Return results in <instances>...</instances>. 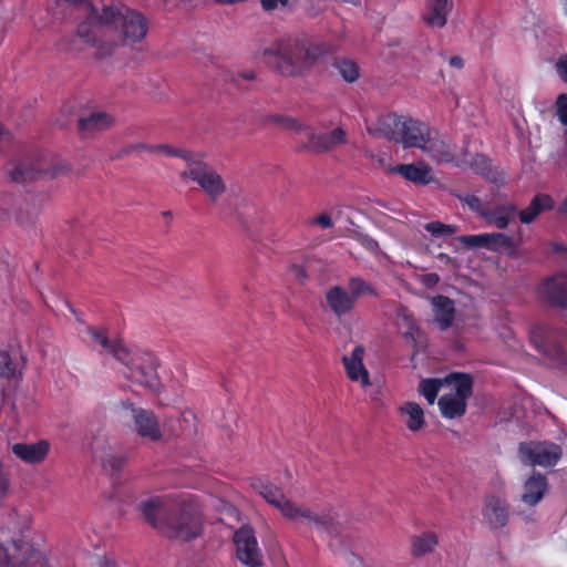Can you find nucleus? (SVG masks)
<instances>
[{"mask_svg": "<svg viewBox=\"0 0 567 567\" xmlns=\"http://www.w3.org/2000/svg\"><path fill=\"white\" fill-rule=\"evenodd\" d=\"M364 348L357 346L350 357H343L347 374L352 381H360L363 386L370 384L369 373L363 365Z\"/></svg>", "mask_w": 567, "mask_h": 567, "instance_id": "20", "label": "nucleus"}, {"mask_svg": "<svg viewBox=\"0 0 567 567\" xmlns=\"http://www.w3.org/2000/svg\"><path fill=\"white\" fill-rule=\"evenodd\" d=\"M215 1L219 4L230 6V4L245 2L246 0H215Z\"/></svg>", "mask_w": 567, "mask_h": 567, "instance_id": "62", "label": "nucleus"}, {"mask_svg": "<svg viewBox=\"0 0 567 567\" xmlns=\"http://www.w3.org/2000/svg\"><path fill=\"white\" fill-rule=\"evenodd\" d=\"M10 140V134L8 131L4 130V127L2 126V124L0 123V145L3 143V142H7Z\"/></svg>", "mask_w": 567, "mask_h": 567, "instance_id": "61", "label": "nucleus"}, {"mask_svg": "<svg viewBox=\"0 0 567 567\" xmlns=\"http://www.w3.org/2000/svg\"><path fill=\"white\" fill-rule=\"evenodd\" d=\"M483 517L492 529L503 528L509 518L508 504L499 496L491 495L485 498Z\"/></svg>", "mask_w": 567, "mask_h": 567, "instance_id": "15", "label": "nucleus"}, {"mask_svg": "<svg viewBox=\"0 0 567 567\" xmlns=\"http://www.w3.org/2000/svg\"><path fill=\"white\" fill-rule=\"evenodd\" d=\"M131 363L132 365L125 372L126 378L151 391H157L159 386L156 372L158 363L152 358L148 360H131Z\"/></svg>", "mask_w": 567, "mask_h": 567, "instance_id": "13", "label": "nucleus"}, {"mask_svg": "<svg viewBox=\"0 0 567 567\" xmlns=\"http://www.w3.org/2000/svg\"><path fill=\"white\" fill-rule=\"evenodd\" d=\"M0 567H11L9 545L6 547L0 546Z\"/></svg>", "mask_w": 567, "mask_h": 567, "instance_id": "56", "label": "nucleus"}, {"mask_svg": "<svg viewBox=\"0 0 567 567\" xmlns=\"http://www.w3.org/2000/svg\"><path fill=\"white\" fill-rule=\"evenodd\" d=\"M18 223L24 228H31L35 225L38 216L35 213L20 212L17 217Z\"/></svg>", "mask_w": 567, "mask_h": 567, "instance_id": "50", "label": "nucleus"}, {"mask_svg": "<svg viewBox=\"0 0 567 567\" xmlns=\"http://www.w3.org/2000/svg\"><path fill=\"white\" fill-rule=\"evenodd\" d=\"M439 281L440 277L435 272L425 274L421 277V282L427 288L434 287Z\"/></svg>", "mask_w": 567, "mask_h": 567, "instance_id": "55", "label": "nucleus"}, {"mask_svg": "<svg viewBox=\"0 0 567 567\" xmlns=\"http://www.w3.org/2000/svg\"><path fill=\"white\" fill-rule=\"evenodd\" d=\"M150 147H152V146L147 145L145 143H135V144H131V145L126 146L123 150V153L127 155V154H131L136 151H148L150 152Z\"/></svg>", "mask_w": 567, "mask_h": 567, "instance_id": "57", "label": "nucleus"}, {"mask_svg": "<svg viewBox=\"0 0 567 567\" xmlns=\"http://www.w3.org/2000/svg\"><path fill=\"white\" fill-rule=\"evenodd\" d=\"M547 489L546 476L538 472H533L524 484V491L520 496L522 502L528 506H535L543 499Z\"/></svg>", "mask_w": 567, "mask_h": 567, "instance_id": "21", "label": "nucleus"}, {"mask_svg": "<svg viewBox=\"0 0 567 567\" xmlns=\"http://www.w3.org/2000/svg\"><path fill=\"white\" fill-rule=\"evenodd\" d=\"M402 125L404 126L400 133L399 143H402L404 148L417 147L423 148L429 135L431 134L430 127L419 121L412 118L403 120Z\"/></svg>", "mask_w": 567, "mask_h": 567, "instance_id": "16", "label": "nucleus"}, {"mask_svg": "<svg viewBox=\"0 0 567 567\" xmlns=\"http://www.w3.org/2000/svg\"><path fill=\"white\" fill-rule=\"evenodd\" d=\"M140 509L146 522L168 539L186 543L203 533L202 512L192 501L152 497L141 502Z\"/></svg>", "mask_w": 567, "mask_h": 567, "instance_id": "2", "label": "nucleus"}, {"mask_svg": "<svg viewBox=\"0 0 567 567\" xmlns=\"http://www.w3.org/2000/svg\"><path fill=\"white\" fill-rule=\"evenodd\" d=\"M101 462L105 470L116 472L125 464L126 457L120 454H106L101 458Z\"/></svg>", "mask_w": 567, "mask_h": 567, "instance_id": "42", "label": "nucleus"}, {"mask_svg": "<svg viewBox=\"0 0 567 567\" xmlns=\"http://www.w3.org/2000/svg\"><path fill=\"white\" fill-rule=\"evenodd\" d=\"M68 171L65 165H52L49 158L39 155H29L20 159L9 171L13 182L27 183L40 179H52Z\"/></svg>", "mask_w": 567, "mask_h": 567, "instance_id": "5", "label": "nucleus"}, {"mask_svg": "<svg viewBox=\"0 0 567 567\" xmlns=\"http://www.w3.org/2000/svg\"><path fill=\"white\" fill-rule=\"evenodd\" d=\"M89 19L114 37L113 40L96 39L89 23L79 25L75 40L94 48V56L100 60L112 56L121 44L134 45L142 42L148 31L146 18L124 4L103 6L101 9L90 6Z\"/></svg>", "mask_w": 567, "mask_h": 567, "instance_id": "1", "label": "nucleus"}, {"mask_svg": "<svg viewBox=\"0 0 567 567\" xmlns=\"http://www.w3.org/2000/svg\"><path fill=\"white\" fill-rule=\"evenodd\" d=\"M530 340L535 344V347L542 352L543 354L549 357L550 359L555 360L558 363L564 362L565 360V353L563 349L557 346H548L543 340V331L542 328L536 327L530 332Z\"/></svg>", "mask_w": 567, "mask_h": 567, "instance_id": "31", "label": "nucleus"}, {"mask_svg": "<svg viewBox=\"0 0 567 567\" xmlns=\"http://www.w3.org/2000/svg\"><path fill=\"white\" fill-rule=\"evenodd\" d=\"M551 247H553V251H555V252L565 250V247L561 244H558V243H554L551 245Z\"/></svg>", "mask_w": 567, "mask_h": 567, "instance_id": "64", "label": "nucleus"}, {"mask_svg": "<svg viewBox=\"0 0 567 567\" xmlns=\"http://www.w3.org/2000/svg\"><path fill=\"white\" fill-rule=\"evenodd\" d=\"M237 76L243 80H246V81H252V80H255L256 74L254 71L249 70V71H244V72L238 73Z\"/></svg>", "mask_w": 567, "mask_h": 567, "instance_id": "60", "label": "nucleus"}, {"mask_svg": "<svg viewBox=\"0 0 567 567\" xmlns=\"http://www.w3.org/2000/svg\"><path fill=\"white\" fill-rule=\"evenodd\" d=\"M121 404L123 409L131 411L134 430L138 436L152 442H159L163 440L159 421L152 410L136 408L128 400L122 401Z\"/></svg>", "mask_w": 567, "mask_h": 567, "instance_id": "9", "label": "nucleus"}, {"mask_svg": "<svg viewBox=\"0 0 567 567\" xmlns=\"http://www.w3.org/2000/svg\"><path fill=\"white\" fill-rule=\"evenodd\" d=\"M50 445L47 441H39L37 443H16L12 445V453L21 461L30 464L42 462L48 453Z\"/></svg>", "mask_w": 567, "mask_h": 567, "instance_id": "22", "label": "nucleus"}, {"mask_svg": "<svg viewBox=\"0 0 567 567\" xmlns=\"http://www.w3.org/2000/svg\"><path fill=\"white\" fill-rule=\"evenodd\" d=\"M555 68L560 79L564 82H567V54H563L559 56Z\"/></svg>", "mask_w": 567, "mask_h": 567, "instance_id": "52", "label": "nucleus"}, {"mask_svg": "<svg viewBox=\"0 0 567 567\" xmlns=\"http://www.w3.org/2000/svg\"><path fill=\"white\" fill-rule=\"evenodd\" d=\"M556 115L563 125H567V94L561 93L555 103Z\"/></svg>", "mask_w": 567, "mask_h": 567, "instance_id": "46", "label": "nucleus"}, {"mask_svg": "<svg viewBox=\"0 0 567 567\" xmlns=\"http://www.w3.org/2000/svg\"><path fill=\"white\" fill-rule=\"evenodd\" d=\"M11 567H45L44 556L30 543L13 540L9 544Z\"/></svg>", "mask_w": 567, "mask_h": 567, "instance_id": "12", "label": "nucleus"}, {"mask_svg": "<svg viewBox=\"0 0 567 567\" xmlns=\"http://www.w3.org/2000/svg\"><path fill=\"white\" fill-rule=\"evenodd\" d=\"M522 463L528 466H553L561 457V447L551 442H522L518 445Z\"/></svg>", "mask_w": 567, "mask_h": 567, "instance_id": "7", "label": "nucleus"}, {"mask_svg": "<svg viewBox=\"0 0 567 567\" xmlns=\"http://www.w3.org/2000/svg\"><path fill=\"white\" fill-rule=\"evenodd\" d=\"M401 413L408 415L405 424L410 431H417L423 426L424 413L417 403L408 402L401 408Z\"/></svg>", "mask_w": 567, "mask_h": 567, "instance_id": "34", "label": "nucleus"}, {"mask_svg": "<svg viewBox=\"0 0 567 567\" xmlns=\"http://www.w3.org/2000/svg\"><path fill=\"white\" fill-rule=\"evenodd\" d=\"M290 0H260V6L264 11L269 12L278 8H286L289 6Z\"/></svg>", "mask_w": 567, "mask_h": 567, "instance_id": "51", "label": "nucleus"}, {"mask_svg": "<svg viewBox=\"0 0 567 567\" xmlns=\"http://www.w3.org/2000/svg\"><path fill=\"white\" fill-rule=\"evenodd\" d=\"M422 151L441 163H452L455 158L453 146L437 134L435 136L429 135V141L425 142Z\"/></svg>", "mask_w": 567, "mask_h": 567, "instance_id": "26", "label": "nucleus"}, {"mask_svg": "<svg viewBox=\"0 0 567 567\" xmlns=\"http://www.w3.org/2000/svg\"><path fill=\"white\" fill-rule=\"evenodd\" d=\"M396 326L399 329L405 331L408 329H412V327L417 326L412 315L408 310L406 307H399L396 310Z\"/></svg>", "mask_w": 567, "mask_h": 567, "instance_id": "41", "label": "nucleus"}, {"mask_svg": "<svg viewBox=\"0 0 567 567\" xmlns=\"http://www.w3.org/2000/svg\"><path fill=\"white\" fill-rule=\"evenodd\" d=\"M421 330L419 326L412 327V329H408L403 331V337L406 341L411 342L413 347H416L417 336L420 334Z\"/></svg>", "mask_w": 567, "mask_h": 567, "instance_id": "54", "label": "nucleus"}, {"mask_svg": "<svg viewBox=\"0 0 567 567\" xmlns=\"http://www.w3.org/2000/svg\"><path fill=\"white\" fill-rule=\"evenodd\" d=\"M237 559L247 567H261L264 556L259 548L255 532L250 526H241L234 534Z\"/></svg>", "mask_w": 567, "mask_h": 567, "instance_id": "8", "label": "nucleus"}, {"mask_svg": "<svg viewBox=\"0 0 567 567\" xmlns=\"http://www.w3.org/2000/svg\"><path fill=\"white\" fill-rule=\"evenodd\" d=\"M487 248L491 250H499L502 248L513 251L516 249L514 239L502 233L487 234Z\"/></svg>", "mask_w": 567, "mask_h": 567, "instance_id": "37", "label": "nucleus"}, {"mask_svg": "<svg viewBox=\"0 0 567 567\" xmlns=\"http://www.w3.org/2000/svg\"><path fill=\"white\" fill-rule=\"evenodd\" d=\"M517 215V208L514 204L507 203L496 206L494 209H487L482 213V218L488 224L505 229Z\"/></svg>", "mask_w": 567, "mask_h": 567, "instance_id": "25", "label": "nucleus"}, {"mask_svg": "<svg viewBox=\"0 0 567 567\" xmlns=\"http://www.w3.org/2000/svg\"><path fill=\"white\" fill-rule=\"evenodd\" d=\"M390 172L400 174L406 181L420 185H426L433 179L432 169L424 163L398 165Z\"/></svg>", "mask_w": 567, "mask_h": 567, "instance_id": "23", "label": "nucleus"}, {"mask_svg": "<svg viewBox=\"0 0 567 567\" xmlns=\"http://www.w3.org/2000/svg\"><path fill=\"white\" fill-rule=\"evenodd\" d=\"M453 10V0H426L422 19L431 28H444Z\"/></svg>", "mask_w": 567, "mask_h": 567, "instance_id": "18", "label": "nucleus"}, {"mask_svg": "<svg viewBox=\"0 0 567 567\" xmlns=\"http://www.w3.org/2000/svg\"><path fill=\"white\" fill-rule=\"evenodd\" d=\"M403 118L395 114H386L380 116L377 122L367 126V131L374 137H384L389 141L399 143L400 131L404 127L402 125Z\"/></svg>", "mask_w": 567, "mask_h": 567, "instance_id": "17", "label": "nucleus"}, {"mask_svg": "<svg viewBox=\"0 0 567 567\" xmlns=\"http://www.w3.org/2000/svg\"><path fill=\"white\" fill-rule=\"evenodd\" d=\"M327 44H316L305 37L281 40L262 51V60L275 66L282 75L303 76L310 72L318 59L330 52Z\"/></svg>", "mask_w": 567, "mask_h": 567, "instance_id": "3", "label": "nucleus"}, {"mask_svg": "<svg viewBox=\"0 0 567 567\" xmlns=\"http://www.w3.org/2000/svg\"><path fill=\"white\" fill-rule=\"evenodd\" d=\"M466 401V399L449 393L439 399V406L443 416L454 419L462 416L465 413L467 405Z\"/></svg>", "mask_w": 567, "mask_h": 567, "instance_id": "30", "label": "nucleus"}, {"mask_svg": "<svg viewBox=\"0 0 567 567\" xmlns=\"http://www.w3.org/2000/svg\"><path fill=\"white\" fill-rule=\"evenodd\" d=\"M111 353L114 355L116 360L125 364L128 369L132 365L131 360H135L131 357L128 350L124 347L122 342H114L110 349Z\"/></svg>", "mask_w": 567, "mask_h": 567, "instance_id": "43", "label": "nucleus"}, {"mask_svg": "<svg viewBox=\"0 0 567 567\" xmlns=\"http://www.w3.org/2000/svg\"><path fill=\"white\" fill-rule=\"evenodd\" d=\"M450 65L456 69H462L464 65L463 59L458 55L452 56L450 59Z\"/></svg>", "mask_w": 567, "mask_h": 567, "instance_id": "59", "label": "nucleus"}, {"mask_svg": "<svg viewBox=\"0 0 567 567\" xmlns=\"http://www.w3.org/2000/svg\"><path fill=\"white\" fill-rule=\"evenodd\" d=\"M436 545L437 537L432 533L413 536L411 538V555L415 558L425 556L432 553Z\"/></svg>", "mask_w": 567, "mask_h": 567, "instance_id": "32", "label": "nucleus"}, {"mask_svg": "<svg viewBox=\"0 0 567 567\" xmlns=\"http://www.w3.org/2000/svg\"><path fill=\"white\" fill-rule=\"evenodd\" d=\"M457 240L468 249L487 248V234L461 236Z\"/></svg>", "mask_w": 567, "mask_h": 567, "instance_id": "40", "label": "nucleus"}, {"mask_svg": "<svg viewBox=\"0 0 567 567\" xmlns=\"http://www.w3.org/2000/svg\"><path fill=\"white\" fill-rule=\"evenodd\" d=\"M444 384L451 386V394L468 399L472 395L473 378L466 373H451L444 379Z\"/></svg>", "mask_w": 567, "mask_h": 567, "instance_id": "29", "label": "nucleus"}, {"mask_svg": "<svg viewBox=\"0 0 567 567\" xmlns=\"http://www.w3.org/2000/svg\"><path fill=\"white\" fill-rule=\"evenodd\" d=\"M455 196L465 205L470 207L471 210L477 213L482 217V213H486V208L483 207L481 199L475 195L468 194H455Z\"/></svg>", "mask_w": 567, "mask_h": 567, "instance_id": "44", "label": "nucleus"}, {"mask_svg": "<svg viewBox=\"0 0 567 567\" xmlns=\"http://www.w3.org/2000/svg\"><path fill=\"white\" fill-rule=\"evenodd\" d=\"M151 153H164L169 156H176L183 158L187 165L189 162L194 158L195 154L186 151V150H178L167 144H159L155 145L153 147H150Z\"/></svg>", "mask_w": 567, "mask_h": 567, "instance_id": "38", "label": "nucleus"}, {"mask_svg": "<svg viewBox=\"0 0 567 567\" xmlns=\"http://www.w3.org/2000/svg\"><path fill=\"white\" fill-rule=\"evenodd\" d=\"M113 118L105 112H94L86 117L79 118V131L82 134L95 133L106 130L113 125Z\"/></svg>", "mask_w": 567, "mask_h": 567, "instance_id": "28", "label": "nucleus"}, {"mask_svg": "<svg viewBox=\"0 0 567 567\" xmlns=\"http://www.w3.org/2000/svg\"><path fill=\"white\" fill-rule=\"evenodd\" d=\"M435 321L440 326L441 330L450 328L454 321L455 307L453 300L449 297L439 295L431 300Z\"/></svg>", "mask_w": 567, "mask_h": 567, "instance_id": "24", "label": "nucleus"}, {"mask_svg": "<svg viewBox=\"0 0 567 567\" xmlns=\"http://www.w3.org/2000/svg\"><path fill=\"white\" fill-rule=\"evenodd\" d=\"M326 300L330 310L337 316L342 317L350 313L355 306L353 297L341 286H332L326 291Z\"/></svg>", "mask_w": 567, "mask_h": 567, "instance_id": "19", "label": "nucleus"}, {"mask_svg": "<svg viewBox=\"0 0 567 567\" xmlns=\"http://www.w3.org/2000/svg\"><path fill=\"white\" fill-rule=\"evenodd\" d=\"M443 384L444 379H425L420 382L419 392L426 399L429 404H433Z\"/></svg>", "mask_w": 567, "mask_h": 567, "instance_id": "36", "label": "nucleus"}, {"mask_svg": "<svg viewBox=\"0 0 567 567\" xmlns=\"http://www.w3.org/2000/svg\"><path fill=\"white\" fill-rule=\"evenodd\" d=\"M333 66L348 83L355 82L360 76L359 65L353 60L338 58L333 61Z\"/></svg>", "mask_w": 567, "mask_h": 567, "instance_id": "33", "label": "nucleus"}, {"mask_svg": "<svg viewBox=\"0 0 567 567\" xmlns=\"http://www.w3.org/2000/svg\"><path fill=\"white\" fill-rule=\"evenodd\" d=\"M285 518L296 524H306L307 526L315 527L317 530L327 533L329 536H338L342 530L338 515L332 508L315 509L293 502L292 506L288 507Z\"/></svg>", "mask_w": 567, "mask_h": 567, "instance_id": "4", "label": "nucleus"}, {"mask_svg": "<svg viewBox=\"0 0 567 567\" xmlns=\"http://www.w3.org/2000/svg\"><path fill=\"white\" fill-rule=\"evenodd\" d=\"M347 290L353 297L354 302H357L358 298L364 295L377 296L374 287L360 277H351L348 280Z\"/></svg>", "mask_w": 567, "mask_h": 567, "instance_id": "35", "label": "nucleus"}, {"mask_svg": "<svg viewBox=\"0 0 567 567\" xmlns=\"http://www.w3.org/2000/svg\"><path fill=\"white\" fill-rule=\"evenodd\" d=\"M16 374V367L8 352L0 350V377L11 378Z\"/></svg>", "mask_w": 567, "mask_h": 567, "instance_id": "45", "label": "nucleus"}, {"mask_svg": "<svg viewBox=\"0 0 567 567\" xmlns=\"http://www.w3.org/2000/svg\"><path fill=\"white\" fill-rule=\"evenodd\" d=\"M537 292L543 303L567 310V275L547 278L539 286Z\"/></svg>", "mask_w": 567, "mask_h": 567, "instance_id": "10", "label": "nucleus"}, {"mask_svg": "<svg viewBox=\"0 0 567 567\" xmlns=\"http://www.w3.org/2000/svg\"><path fill=\"white\" fill-rule=\"evenodd\" d=\"M306 137L308 143H302L298 146L299 152L324 153L333 150L336 146L344 144L347 133L337 127L331 133L316 134L310 128L306 130Z\"/></svg>", "mask_w": 567, "mask_h": 567, "instance_id": "11", "label": "nucleus"}, {"mask_svg": "<svg viewBox=\"0 0 567 567\" xmlns=\"http://www.w3.org/2000/svg\"><path fill=\"white\" fill-rule=\"evenodd\" d=\"M425 229L431 233V235L435 237H447L455 233L456 227L451 225H445L440 221H431L425 225Z\"/></svg>", "mask_w": 567, "mask_h": 567, "instance_id": "39", "label": "nucleus"}, {"mask_svg": "<svg viewBox=\"0 0 567 567\" xmlns=\"http://www.w3.org/2000/svg\"><path fill=\"white\" fill-rule=\"evenodd\" d=\"M251 486L267 503L276 507L286 517L288 507L292 506L293 501L287 498L280 487L261 477L254 478Z\"/></svg>", "mask_w": 567, "mask_h": 567, "instance_id": "14", "label": "nucleus"}, {"mask_svg": "<svg viewBox=\"0 0 567 567\" xmlns=\"http://www.w3.org/2000/svg\"><path fill=\"white\" fill-rule=\"evenodd\" d=\"M292 271L295 274V276L297 277V279L300 281V282H303L308 279V275L306 272V270L300 267V266H293L292 267Z\"/></svg>", "mask_w": 567, "mask_h": 567, "instance_id": "58", "label": "nucleus"}, {"mask_svg": "<svg viewBox=\"0 0 567 567\" xmlns=\"http://www.w3.org/2000/svg\"><path fill=\"white\" fill-rule=\"evenodd\" d=\"M312 224H317V225H319L322 228H331V227H333L332 218L328 214H326V213H322V214L318 215L312 220Z\"/></svg>", "mask_w": 567, "mask_h": 567, "instance_id": "53", "label": "nucleus"}, {"mask_svg": "<svg viewBox=\"0 0 567 567\" xmlns=\"http://www.w3.org/2000/svg\"><path fill=\"white\" fill-rule=\"evenodd\" d=\"M554 207L553 198L547 194L536 195L528 207L517 213L520 223H533L543 212L550 210Z\"/></svg>", "mask_w": 567, "mask_h": 567, "instance_id": "27", "label": "nucleus"}, {"mask_svg": "<svg viewBox=\"0 0 567 567\" xmlns=\"http://www.w3.org/2000/svg\"><path fill=\"white\" fill-rule=\"evenodd\" d=\"M278 122L287 130L295 131L298 134H302L306 136V130H309V127L303 126L301 123H299L293 117H281L278 120Z\"/></svg>", "mask_w": 567, "mask_h": 567, "instance_id": "48", "label": "nucleus"}, {"mask_svg": "<svg viewBox=\"0 0 567 567\" xmlns=\"http://www.w3.org/2000/svg\"><path fill=\"white\" fill-rule=\"evenodd\" d=\"M353 237L368 250L377 254L380 250L379 244L372 237L360 231H353Z\"/></svg>", "mask_w": 567, "mask_h": 567, "instance_id": "47", "label": "nucleus"}, {"mask_svg": "<svg viewBox=\"0 0 567 567\" xmlns=\"http://www.w3.org/2000/svg\"><path fill=\"white\" fill-rule=\"evenodd\" d=\"M309 16L311 17H317L319 13H320V9L319 8H316L315 4H311L308 9H307Z\"/></svg>", "mask_w": 567, "mask_h": 567, "instance_id": "63", "label": "nucleus"}, {"mask_svg": "<svg viewBox=\"0 0 567 567\" xmlns=\"http://www.w3.org/2000/svg\"><path fill=\"white\" fill-rule=\"evenodd\" d=\"M182 179H190L215 203L226 192L223 177L207 163L194 156L186 169L181 173Z\"/></svg>", "mask_w": 567, "mask_h": 567, "instance_id": "6", "label": "nucleus"}, {"mask_svg": "<svg viewBox=\"0 0 567 567\" xmlns=\"http://www.w3.org/2000/svg\"><path fill=\"white\" fill-rule=\"evenodd\" d=\"M89 333L94 342L99 343L103 348L110 350L113 343L110 342L105 331L103 329L89 328Z\"/></svg>", "mask_w": 567, "mask_h": 567, "instance_id": "49", "label": "nucleus"}]
</instances>
